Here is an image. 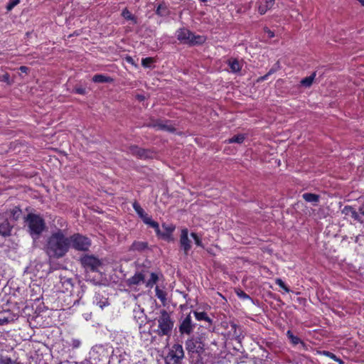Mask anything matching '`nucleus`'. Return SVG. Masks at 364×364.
<instances>
[{
	"label": "nucleus",
	"instance_id": "f257e3e1",
	"mask_svg": "<svg viewBox=\"0 0 364 364\" xmlns=\"http://www.w3.org/2000/svg\"><path fill=\"white\" fill-rule=\"evenodd\" d=\"M45 250L50 258H61L69 250L68 237H66L61 230L53 233L48 239Z\"/></svg>",
	"mask_w": 364,
	"mask_h": 364
},
{
	"label": "nucleus",
	"instance_id": "f03ea898",
	"mask_svg": "<svg viewBox=\"0 0 364 364\" xmlns=\"http://www.w3.org/2000/svg\"><path fill=\"white\" fill-rule=\"evenodd\" d=\"M191 364H204L202 355L205 352V339L203 336H193L185 342Z\"/></svg>",
	"mask_w": 364,
	"mask_h": 364
},
{
	"label": "nucleus",
	"instance_id": "7ed1b4c3",
	"mask_svg": "<svg viewBox=\"0 0 364 364\" xmlns=\"http://www.w3.org/2000/svg\"><path fill=\"white\" fill-rule=\"evenodd\" d=\"M157 322V328L154 332L159 336L170 337L174 326V320L171 313L165 309L160 310L159 316L155 318Z\"/></svg>",
	"mask_w": 364,
	"mask_h": 364
},
{
	"label": "nucleus",
	"instance_id": "20e7f679",
	"mask_svg": "<svg viewBox=\"0 0 364 364\" xmlns=\"http://www.w3.org/2000/svg\"><path fill=\"white\" fill-rule=\"evenodd\" d=\"M176 36L181 43L189 46L201 45L206 40L203 36L195 35L190 30L185 28L178 29L176 32Z\"/></svg>",
	"mask_w": 364,
	"mask_h": 364
},
{
	"label": "nucleus",
	"instance_id": "39448f33",
	"mask_svg": "<svg viewBox=\"0 0 364 364\" xmlns=\"http://www.w3.org/2000/svg\"><path fill=\"white\" fill-rule=\"evenodd\" d=\"M25 221L33 237H38L45 228L44 220L38 215L29 213Z\"/></svg>",
	"mask_w": 364,
	"mask_h": 364
},
{
	"label": "nucleus",
	"instance_id": "423d86ee",
	"mask_svg": "<svg viewBox=\"0 0 364 364\" xmlns=\"http://www.w3.org/2000/svg\"><path fill=\"white\" fill-rule=\"evenodd\" d=\"M69 249L70 247L78 251H87L91 245L90 240L80 234H74L68 237Z\"/></svg>",
	"mask_w": 364,
	"mask_h": 364
},
{
	"label": "nucleus",
	"instance_id": "0eeeda50",
	"mask_svg": "<svg viewBox=\"0 0 364 364\" xmlns=\"http://www.w3.org/2000/svg\"><path fill=\"white\" fill-rule=\"evenodd\" d=\"M184 358V350L182 345L176 343L170 348L165 361L166 364H181Z\"/></svg>",
	"mask_w": 364,
	"mask_h": 364
},
{
	"label": "nucleus",
	"instance_id": "6e6552de",
	"mask_svg": "<svg viewBox=\"0 0 364 364\" xmlns=\"http://www.w3.org/2000/svg\"><path fill=\"white\" fill-rule=\"evenodd\" d=\"M196 324L193 322L191 314L186 317L182 318L178 326L179 333L181 335H191L194 329Z\"/></svg>",
	"mask_w": 364,
	"mask_h": 364
},
{
	"label": "nucleus",
	"instance_id": "1a4fd4ad",
	"mask_svg": "<svg viewBox=\"0 0 364 364\" xmlns=\"http://www.w3.org/2000/svg\"><path fill=\"white\" fill-rule=\"evenodd\" d=\"M80 262L85 269L92 272L96 271L101 264L99 259L93 255H85L81 257Z\"/></svg>",
	"mask_w": 364,
	"mask_h": 364
},
{
	"label": "nucleus",
	"instance_id": "9d476101",
	"mask_svg": "<svg viewBox=\"0 0 364 364\" xmlns=\"http://www.w3.org/2000/svg\"><path fill=\"white\" fill-rule=\"evenodd\" d=\"M127 152L141 159H146L152 156V152L149 150L139 148L137 146H129Z\"/></svg>",
	"mask_w": 364,
	"mask_h": 364
},
{
	"label": "nucleus",
	"instance_id": "9b49d317",
	"mask_svg": "<svg viewBox=\"0 0 364 364\" xmlns=\"http://www.w3.org/2000/svg\"><path fill=\"white\" fill-rule=\"evenodd\" d=\"M180 245L181 248L183 250L184 253L187 255L191 248V242L188 238V231L186 228L181 230Z\"/></svg>",
	"mask_w": 364,
	"mask_h": 364
},
{
	"label": "nucleus",
	"instance_id": "f8f14e48",
	"mask_svg": "<svg viewBox=\"0 0 364 364\" xmlns=\"http://www.w3.org/2000/svg\"><path fill=\"white\" fill-rule=\"evenodd\" d=\"M147 126L155 128L157 130L167 131L169 132H173L175 131V128L171 124L161 120L151 122Z\"/></svg>",
	"mask_w": 364,
	"mask_h": 364
},
{
	"label": "nucleus",
	"instance_id": "ddd939ff",
	"mask_svg": "<svg viewBox=\"0 0 364 364\" xmlns=\"http://www.w3.org/2000/svg\"><path fill=\"white\" fill-rule=\"evenodd\" d=\"M287 336L292 346H296L299 345L301 349H307L306 343L300 338L294 335L291 331L289 330L287 331Z\"/></svg>",
	"mask_w": 364,
	"mask_h": 364
},
{
	"label": "nucleus",
	"instance_id": "4468645a",
	"mask_svg": "<svg viewBox=\"0 0 364 364\" xmlns=\"http://www.w3.org/2000/svg\"><path fill=\"white\" fill-rule=\"evenodd\" d=\"M14 225L11 224L7 219H4L0 222V235L3 237H8L11 235V230Z\"/></svg>",
	"mask_w": 364,
	"mask_h": 364
},
{
	"label": "nucleus",
	"instance_id": "2eb2a0df",
	"mask_svg": "<svg viewBox=\"0 0 364 364\" xmlns=\"http://www.w3.org/2000/svg\"><path fill=\"white\" fill-rule=\"evenodd\" d=\"M162 227L165 231L161 232V235H157L161 237L162 239H164L166 241H168V242L173 241V238L172 236V232L174 230L175 228L172 225H166L165 224H164L162 225Z\"/></svg>",
	"mask_w": 364,
	"mask_h": 364
},
{
	"label": "nucleus",
	"instance_id": "dca6fc26",
	"mask_svg": "<svg viewBox=\"0 0 364 364\" xmlns=\"http://www.w3.org/2000/svg\"><path fill=\"white\" fill-rule=\"evenodd\" d=\"M274 4V0H262L257 3L258 12L263 15L270 9Z\"/></svg>",
	"mask_w": 364,
	"mask_h": 364
},
{
	"label": "nucleus",
	"instance_id": "f3484780",
	"mask_svg": "<svg viewBox=\"0 0 364 364\" xmlns=\"http://www.w3.org/2000/svg\"><path fill=\"white\" fill-rule=\"evenodd\" d=\"M134 318L139 323V327L144 324L146 316L144 312V310L139 306L134 309Z\"/></svg>",
	"mask_w": 364,
	"mask_h": 364
},
{
	"label": "nucleus",
	"instance_id": "a211bd4d",
	"mask_svg": "<svg viewBox=\"0 0 364 364\" xmlns=\"http://www.w3.org/2000/svg\"><path fill=\"white\" fill-rule=\"evenodd\" d=\"M342 213L350 216L355 220L362 223V219L359 213L352 206L346 205L342 210Z\"/></svg>",
	"mask_w": 364,
	"mask_h": 364
},
{
	"label": "nucleus",
	"instance_id": "6ab92c4d",
	"mask_svg": "<svg viewBox=\"0 0 364 364\" xmlns=\"http://www.w3.org/2000/svg\"><path fill=\"white\" fill-rule=\"evenodd\" d=\"M93 303L95 304H96L97 306H98L101 309H103L104 307L109 305L108 299L102 296L100 294H95V296L94 297Z\"/></svg>",
	"mask_w": 364,
	"mask_h": 364
},
{
	"label": "nucleus",
	"instance_id": "aec40b11",
	"mask_svg": "<svg viewBox=\"0 0 364 364\" xmlns=\"http://www.w3.org/2000/svg\"><path fill=\"white\" fill-rule=\"evenodd\" d=\"M144 274L141 272H138L128 279V283L129 285H139L141 283H144Z\"/></svg>",
	"mask_w": 364,
	"mask_h": 364
},
{
	"label": "nucleus",
	"instance_id": "412c9836",
	"mask_svg": "<svg viewBox=\"0 0 364 364\" xmlns=\"http://www.w3.org/2000/svg\"><path fill=\"white\" fill-rule=\"evenodd\" d=\"M148 248V243L145 241H134L130 247V250L143 252Z\"/></svg>",
	"mask_w": 364,
	"mask_h": 364
},
{
	"label": "nucleus",
	"instance_id": "4be33fe9",
	"mask_svg": "<svg viewBox=\"0 0 364 364\" xmlns=\"http://www.w3.org/2000/svg\"><path fill=\"white\" fill-rule=\"evenodd\" d=\"M156 296L161 301L164 306L167 304V292L159 287L156 286L155 288Z\"/></svg>",
	"mask_w": 364,
	"mask_h": 364
},
{
	"label": "nucleus",
	"instance_id": "5701e85b",
	"mask_svg": "<svg viewBox=\"0 0 364 364\" xmlns=\"http://www.w3.org/2000/svg\"><path fill=\"white\" fill-rule=\"evenodd\" d=\"M228 64L230 67L231 72L232 73L240 72L242 68V65L240 61L235 58H231L228 60Z\"/></svg>",
	"mask_w": 364,
	"mask_h": 364
},
{
	"label": "nucleus",
	"instance_id": "b1692460",
	"mask_svg": "<svg viewBox=\"0 0 364 364\" xmlns=\"http://www.w3.org/2000/svg\"><path fill=\"white\" fill-rule=\"evenodd\" d=\"M195 317H196V319L198 320V321H204L205 322H207L208 324H212V319L208 316V314L204 312V311H193Z\"/></svg>",
	"mask_w": 364,
	"mask_h": 364
},
{
	"label": "nucleus",
	"instance_id": "393cba45",
	"mask_svg": "<svg viewBox=\"0 0 364 364\" xmlns=\"http://www.w3.org/2000/svg\"><path fill=\"white\" fill-rule=\"evenodd\" d=\"M134 210L137 213L139 217L143 220V222L149 217L148 214L144 210L141 205L137 203L134 202L132 205Z\"/></svg>",
	"mask_w": 364,
	"mask_h": 364
},
{
	"label": "nucleus",
	"instance_id": "a878e982",
	"mask_svg": "<svg viewBox=\"0 0 364 364\" xmlns=\"http://www.w3.org/2000/svg\"><path fill=\"white\" fill-rule=\"evenodd\" d=\"M302 197L306 202L312 203L315 205L319 200V196L314 193H305L302 195Z\"/></svg>",
	"mask_w": 364,
	"mask_h": 364
},
{
	"label": "nucleus",
	"instance_id": "bb28decb",
	"mask_svg": "<svg viewBox=\"0 0 364 364\" xmlns=\"http://www.w3.org/2000/svg\"><path fill=\"white\" fill-rule=\"evenodd\" d=\"M92 81L94 82L97 83H104V82H110L112 81V79L110 77L102 75V74H97L95 75L92 77Z\"/></svg>",
	"mask_w": 364,
	"mask_h": 364
},
{
	"label": "nucleus",
	"instance_id": "cd10ccee",
	"mask_svg": "<svg viewBox=\"0 0 364 364\" xmlns=\"http://www.w3.org/2000/svg\"><path fill=\"white\" fill-rule=\"evenodd\" d=\"M144 223L150 227L153 228L155 230L156 235H161V230L159 228V225L157 222L153 220L151 217H148L144 221Z\"/></svg>",
	"mask_w": 364,
	"mask_h": 364
},
{
	"label": "nucleus",
	"instance_id": "c85d7f7f",
	"mask_svg": "<svg viewBox=\"0 0 364 364\" xmlns=\"http://www.w3.org/2000/svg\"><path fill=\"white\" fill-rule=\"evenodd\" d=\"M144 223L150 227L153 228L155 230L156 235H161V230L159 228V225L157 222L153 220L151 217H148L144 221Z\"/></svg>",
	"mask_w": 364,
	"mask_h": 364
},
{
	"label": "nucleus",
	"instance_id": "c756f323",
	"mask_svg": "<svg viewBox=\"0 0 364 364\" xmlns=\"http://www.w3.org/2000/svg\"><path fill=\"white\" fill-rule=\"evenodd\" d=\"M60 282L63 287L65 288V291H71L73 283V279L70 278H67L65 277H60Z\"/></svg>",
	"mask_w": 364,
	"mask_h": 364
},
{
	"label": "nucleus",
	"instance_id": "7c9ffc66",
	"mask_svg": "<svg viewBox=\"0 0 364 364\" xmlns=\"http://www.w3.org/2000/svg\"><path fill=\"white\" fill-rule=\"evenodd\" d=\"M158 279L159 277L157 274L151 272L150 274V278L147 281L144 280L146 287L148 288H152L153 286L157 282Z\"/></svg>",
	"mask_w": 364,
	"mask_h": 364
},
{
	"label": "nucleus",
	"instance_id": "2f4dec72",
	"mask_svg": "<svg viewBox=\"0 0 364 364\" xmlns=\"http://www.w3.org/2000/svg\"><path fill=\"white\" fill-rule=\"evenodd\" d=\"M12 320L9 311H3L0 313V325H5Z\"/></svg>",
	"mask_w": 364,
	"mask_h": 364
},
{
	"label": "nucleus",
	"instance_id": "473e14b6",
	"mask_svg": "<svg viewBox=\"0 0 364 364\" xmlns=\"http://www.w3.org/2000/svg\"><path fill=\"white\" fill-rule=\"evenodd\" d=\"M316 77V73H313L310 76L306 77L301 80V85L305 87H309Z\"/></svg>",
	"mask_w": 364,
	"mask_h": 364
},
{
	"label": "nucleus",
	"instance_id": "72a5a7b5",
	"mask_svg": "<svg viewBox=\"0 0 364 364\" xmlns=\"http://www.w3.org/2000/svg\"><path fill=\"white\" fill-rule=\"evenodd\" d=\"M245 135L244 134H237L235 136H233L232 137L226 140V141L229 144L232 143H237V144H242L245 140Z\"/></svg>",
	"mask_w": 364,
	"mask_h": 364
},
{
	"label": "nucleus",
	"instance_id": "f704fd0d",
	"mask_svg": "<svg viewBox=\"0 0 364 364\" xmlns=\"http://www.w3.org/2000/svg\"><path fill=\"white\" fill-rule=\"evenodd\" d=\"M9 215L16 221L21 217V210L20 208L15 207L9 211Z\"/></svg>",
	"mask_w": 364,
	"mask_h": 364
},
{
	"label": "nucleus",
	"instance_id": "c9c22d12",
	"mask_svg": "<svg viewBox=\"0 0 364 364\" xmlns=\"http://www.w3.org/2000/svg\"><path fill=\"white\" fill-rule=\"evenodd\" d=\"M0 364H22L16 360H13L8 356H3L0 358Z\"/></svg>",
	"mask_w": 364,
	"mask_h": 364
},
{
	"label": "nucleus",
	"instance_id": "e433bc0d",
	"mask_svg": "<svg viewBox=\"0 0 364 364\" xmlns=\"http://www.w3.org/2000/svg\"><path fill=\"white\" fill-rule=\"evenodd\" d=\"M122 16L127 20H132L135 23H136L135 17L131 14V12L126 8L122 12Z\"/></svg>",
	"mask_w": 364,
	"mask_h": 364
},
{
	"label": "nucleus",
	"instance_id": "4c0bfd02",
	"mask_svg": "<svg viewBox=\"0 0 364 364\" xmlns=\"http://www.w3.org/2000/svg\"><path fill=\"white\" fill-rule=\"evenodd\" d=\"M20 3V0H9L6 5V10L11 11L16 6Z\"/></svg>",
	"mask_w": 364,
	"mask_h": 364
},
{
	"label": "nucleus",
	"instance_id": "58836bf2",
	"mask_svg": "<svg viewBox=\"0 0 364 364\" xmlns=\"http://www.w3.org/2000/svg\"><path fill=\"white\" fill-rule=\"evenodd\" d=\"M153 63H154V59L150 57L142 58V60H141V65L144 68H149Z\"/></svg>",
	"mask_w": 364,
	"mask_h": 364
},
{
	"label": "nucleus",
	"instance_id": "ea45409f",
	"mask_svg": "<svg viewBox=\"0 0 364 364\" xmlns=\"http://www.w3.org/2000/svg\"><path fill=\"white\" fill-rule=\"evenodd\" d=\"M275 283L279 286L281 288H282L286 292H289L290 289L289 287L285 284V283L282 281L281 279H276Z\"/></svg>",
	"mask_w": 364,
	"mask_h": 364
},
{
	"label": "nucleus",
	"instance_id": "a19ab883",
	"mask_svg": "<svg viewBox=\"0 0 364 364\" xmlns=\"http://www.w3.org/2000/svg\"><path fill=\"white\" fill-rule=\"evenodd\" d=\"M69 345L73 349L78 348L81 346V341L77 338H72Z\"/></svg>",
	"mask_w": 364,
	"mask_h": 364
},
{
	"label": "nucleus",
	"instance_id": "79ce46f5",
	"mask_svg": "<svg viewBox=\"0 0 364 364\" xmlns=\"http://www.w3.org/2000/svg\"><path fill=\"white\" fill-rule=\"evenodd\" d=\"M191 237L193 238L195 243L197 246L203 247L201 239L197 235L196 233L192 232L191 234Z\"/></svg>",
	"mask_w": 364,
	"mask_h": 364
},
{
	"label": "nucleus",
	"instance_id": "37998d69",
	"mask_svg": "<svg viewBox=\"0 0 364 364\" xmlns=\"http://www.w3.org/2000/svg\"><path fill=\"white\" fill-rule=\"evenodd\" d=\"M323 355L330 358L331 359L335 360V359L336 358V355L335 354H333V353L330 352V351H327V350H323L322 353H321Z\"/></svg>",
	"mask_w": 364,
	"mask_h": 364
},
{
	"label": "nucleus",
	"instance_id": "c03bdc74",
	"mask_svg": "<svg viewBox=\"0 0 364 364\" xmlns=\"http://www.w3.org/2000/svg\"><path fill=\"white\" fill-rule=\"evenodd\" d=\"M165 9H166V7L163 4H159L157 6V9H156V14L160 15V16H163L164 15L163 10Z\"/></svg>",
	"mask_w": 364,
	"mask_h": 364
},
{
	"label": "nucleus",
	"instance_id": "a18cd8bd",
	"mask_svg": "<svg viewBox=\"0 0 364 364\" xmlns=\"http://www.w3.org/2000/svg\"><path fill=\"white\" fill-rule=\"evenodd\" d=\"M264 32L267 34V37L269 38H272L274 36V33L273 31H272L269 28L264 27Z\"/></svg>",
	"mask_w": 364,
	"mask_h": 364
},
{
	"label": "nucleus",
	"instance_id": "49530a36",
	"mask_svg": "<svg viewBox=\"0 0 364 364\" xmlns=\"http://www.w3.org/2000/svg\"><path fill=\"white\" fill-rule=\"evenodd\" d=\"M1 80L6 82L7 84H11L9 74L5 73L4 75H3Z\"/></svg>",
	"mask_w": 364,
	"mask_h": 364
},
{
	"label": "nucleus",
	"instance_id": "de8ad7c7",
	"mask_svg": "<svg viewBox=\"0 0 364 364\" xmlns=\"http://www.w3.org/2000/svg\"><path fill=\"white\" fill-rule=\"evenodd\" d=\"M75 92L77 94L80 95H85L86 94V90L84 87H75Z\"/></svg>",
	"mask_w": 364,
	"mask_h": 364
},
{
	"label": "nucleus",
	"instance_id": "09e8293b",
	"mask_svg": "<svg viewBox=\"0 0 364 364\" xmlns=\"http://www.w3.org/2000/svg\"><path fill=\"white\" fill-rule=\"evenodd\" d=\"M275 72V69L274 68H272L266 75H264V76H262L261 77V80H265L267 79L268 76L270 75L271 74L274 73Z\"/></svg>",
	"mask_w": 364,
	"mask_h": 364
},
{
	"label": "nucleus",
	"instance_id": "8fccbe9b",
	"mask_svg": "<svg viewBox=\"0 0 364 364\" xmlns=\"http://www.w3.org/2000/svg\"><path fill=\"white\" fill-rule=\"evenodd\" d=\"M237 295L239 297L242 298V299H248L249 298V296L243 291H238Z\"/></svg>",
	"mask_w": 364,
	"mask_h": 364
},
{
	"label": "nucleus",
	"instance_id": "3c124183",
	"mask_svg": "<svg viewBox=\"0 0 364 364\" xmlns=\"http://www.w3.org/2000/svg\"><path fill=\"white\" fill-rule=\"evenodd\" d=\"M75 364H92L90 360H84L81 362H77Z\"/></svg>",
	"mask_w": 364,
	"mask_h": 364
},
{
	"label": "nucleus",
	"instance_id": "603ef678",
	"mask_svg": "<svg viewBox=\"0 0 364 364\" xmlns=\"http://www.w3.org/2000/svg\"><path fill=\"white\" fill-rule=\"evenodd\" d=\"M28 68L26 66H21L20 67V70L23 73H27Z\"/></svg>",
	"mask_w": 364,
	"mask_h": 364
},
{
	"label": "nucleus",
	"instance_id": "864d4df0",
	"mask_svg": "<svg viewBox=\"0 0 364 364\" xmlns=\"http://www.w3.org/2000/svg\"><path fill=\"white\" fill-rule=\"evenodd\" d=\"M336 362L338 363V364H344V362L343 360H342L341 358L336 357V358L335 359Z\"/></svg>",
	"mask_w": 364,
	"mask_h": 364
},
{
	"label": "nucleus",
	"instance_id": "5fc2aeb1",
	"mask_svg": "<svg viewBox=\"0 0 364 364\" xmlns=\"http://www.w3.org/2000/svg\"><path fill=\"white\" fill-rule=\"evenodd\" d=\"M137 98L141 101L144 99V97L143 95H137Z\"/></svg>",
	"mask_w": 364,
	"mask_h": 364
},
{
	"label": "nucleus",
	"instance_id": "6e6d98bb",
	"mask_svg": "<svg viewBox=\"0 0 364 364\" xmlns=\"http://www.w3.org/2000/svg\"><path fill=\"white\" fill-rule=\"evenodd\" d=\"M362 6H364V0H358Z\"/></svg>",
	"mask_w": 364,
	"mask_h": 364
},
{
	"label": "nucleus",
	"instance_id": "4d7b16f0",
	"mask_svg": "<svg viewBox=\"0 0 364 364\" xmlns=\"http://www.w3.org/2000/svg\"><path fill=\"white\" fill-rule=\"evenodd\" d=\"M203 1H205V0H202Z\"/></svg>",
	"mask_w": 364,
	"mask_h": 364
}]
</instances>
